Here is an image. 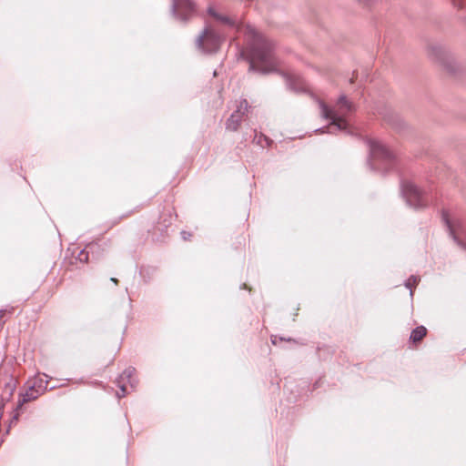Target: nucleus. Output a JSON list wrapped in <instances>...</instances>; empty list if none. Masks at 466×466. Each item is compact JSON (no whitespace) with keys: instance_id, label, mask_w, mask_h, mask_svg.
<instances>
[{"instance_id":"f257e3e1","label":"nucleus","mask_w":466,"mask_h":466,"mask_svg":"<svg viewBox=\"0 0 466 466\" xmlns=\"http://www.w3.org/2000/svg\"><path fill=\"white\" fill-rule=\"evenodd\" d=\"M249 41V70L267 74L276 70L278 62L273 54V45L255 28L248 26Z\"/></svg>"},{"instance_id":"f03ea898","label":"nucleus","mask_w":466,"mask_h":466,"mask_svg":"<svg viewBox=\"0 0 466 466\" xmlns=\"http://www.w3.org/2000/svg\"><path fill=\"white\" fill-rule=\"evenodd\" d=\"M319 106L321 116L331 121L330 126L336 127L338 130L345 131L348 129L349 124L346 117L353 111L354 106L348 100L346 96L341 95L333 108L329 107L321 101L319 102Z\"/></svg>"},{"instance_id":"7ed1b4c3","label":"nucleus","mask_w":466,"mask_h":466,"mask_svg":"<svg viewBox=\"0 0 466 466\" xmlns=\"http://www.w3.org/2000/svg\"><path fill=\"white\" fill-rule=\"evenodd\" d=\"M368 146L370 148V165L372 168L376 161H381L386 166H390L392 163L394 159L393 154L380 141L370 139L368 140Z\"/></svg>"},{"instance_id":"20e7f679","label":"nucleus","mask_w":466,"mask_h":466,"mask_svg":"<svg viewBox=\"0 0 466 466\" xmlns=\"http://www.w3.org/2000/svg\"><path fill=\"white\" fill-rule=\"evenodd\" d=\"M220 43V36L209 27H206L196 40L197 47L203 53L217 52Z\"/></svg>"},{"instance_id":"39448f33","label":"nucleus","mask_w":466,"mask_h":466,"mask_svg":"<svg viewBox=\"0 0 466 466\" xmlns=\"http://www.w3.org/2000/svg\"><path fill=\"white\" fill-rule=\"evenodd\" d=\"M402 195L409 206L420 208L426 205V199L420 189L411 182H405L401 187Z\"/></svg>"},{"instance_id":"423d86ee","label":"nucleus","mask_w":466,"mask_h":466,"mask_svg":"<svg viewBox=\"0 0 466 466\" xmlns=\"http://www.w3.org/2000/svg\"><path fill=\"white\" fill-rule=\"evenodd\" d=\"M135 369L129 367L126 369L122 374L116 380V384L120 389V392H116L118 399L125 397L128 393L127 384L131 389H135L137 385V380L134 376Z\"/></svg>"},{"instance_id":"0eeeda50","label":"nucleus","mask_w":466,"mask_h":466,"mask_svg":"<svg viewBox=\"0 0 466 466\" xmlns=\"http://www.w3.org/2000/svg\"><path fill=\"white\" fill-rule=\"evenodd\" d=\"M45 393V388L40 386V390H38L33 383L29 385L28 390L21 395V399L19 400L17 403V407L15 410V414L12 418V422L16 421L18 420V417L20 415L19 410L22 408V406L31 400H34L37 399L40 395Z\"/></svg>"},{"instance_id":"6e6552de","label":"nucleus","mask_w":466,"mask_h":466,"mask_svg":"<svg viewBox=\"0 0 466 466\" xmlns=\"http://www.w3.org/2000/svg\"><path fill=\"white\" fill-rule=\"evenodd\" d=\"M194 9V4L190 0H173L172 13L181 20H186Z\"/></svg>"},{"instance_id":"1a4fd4ad","label":"nucleus","mask_w":466,"mask_h":466,"mask_svg":"<svg viewBox=\"0 0 466 466\" xmlns=\"http://www.w3.org/2000/svg\"><path fill=\"white\" fill-rule=\"evenodd\" d=\"M286 81L289 88L295 92H303L306 90L305 82L299 75L290 73L286 76Z\"/></svg>"},{"instance_id":"9d476101","label":"nucleus","mask_w":466,"mask_h":466,"mask_svg":"<svg viewBox=\"0 0 466 466\" xmlns=\"http://www.w3.org/2000/svg\"><path fill=\"white\" fill-rule=\"evenodd\" d=\"M242 117L237 114H231L226 123V128L229 131H237L240 126Z\"/></svg>"},{"instance_id":"9b49d317","label":"nucleus","mask_w":466,"mask_h":466,"mask_svg":"<svg viewBox=\"0 0 466 466\" xmlns=\"http://www.w3.org/2000/svg\"><path fill=\"white\" fill-rule=\"evenodd\" d=\"M208 13L222 24L234 25V22L228 16L219 15L213 7H208Z\"/></svg>"},{"instance_id":"f8f14e48","label":"nucleus","mask_w":466,"mask_h":466,"mask_svg":"<svg viewBox=\"0 0 466 466\" xmlns=\"http://www.w3.org/2000/svg\"><path fill=\"white\" fill-rule=\"evenodd\" d=\"M208 13L222 24L234 25V22L228 16L219 15L213 7H208Z\"/></svg>"},{"instance_id":"ddd939ff","label":"nucleus","mask_w":466,"mask_h":466,"mask_svg":"<svg viewBox=\"0 0 466 466\" xmlns=\"http://www.w3.org/2000/svg\"><path fill=\"white\" fill-rule=\"evenodd\" d=\"M427 329L423 326L416 327L410 333V339L413 342H417L422 339V338L426 335Z\"/></svg>"},{"instance_id":"4468645a","label":"nucleus","mask_w":466,"mask_h":466,"mask_svg":"<svg viewBox=\"0 0 466 466\" xmlns=\"http://www.w3.org/2000/svg\"><path fill=\"white\" fill-rule=\"evenodd\" d=\"M249 106L247 99H241L237 106V109L232 114H237L243 117V116L248 112Z\"/></svg>"},{"instance_id":"2eb2a0df","label":"nucleus","mask_w":466,"mask_h":466,"mask_svg":"<svg viewBox=\"0 0 466 466\" xmlns=\"http://www.w3.org/2000/svg\"><path fill=\"white\" fill-rule=\"evenodd\" d=\"M33 384L38 390H40V386H42L43 388H45V392H46L48 390L47 375L43 374L42 376H38L37 378L35 379V381L33 382Z\"/></svg>"},{"instance_id":"dca6fc26","label":"nucleus","mask_w":466,"mask_h":466,"mask_svg":"<svg viewBox=\"0 0 466 466\" xmlns=\"http://www.w3.org/2000/svg\"><path fill=\"white\" fill-rule=\"evenodd\" d=\"M419 281V278L416 276H411L406 282L405 286L406 288L410 289V295H412L411 286L417 284Z\"/></svg>"},{"instance_id":"f3484780","label":"nucleus","mask_w":466,"mask_h":466,"mask_svg":"<svg viewBox=\"0 0 466 466\" xmlns=\"http://www.w3.org/2000/svg\"><path fill=\"white\" fill-rule=\"evenodd\" d=\"M455 6L461 9H466V0H451Z\"/></svg>"},{"instance_id":"a211bd4d","label":"nucleus","mask_w":466,"mask_h":466,"mask_svg":"<svg viewBox=\"0 0 466 466\" xmlns=\"http://www.w3.org/2000/svg\"><path fill=\"white\" fill-rule=\"evenodd\" d=\"M446 224H448V227H449V229H450V233H451V235L452 236L453 239H454L455 241H457V238H457V236L455 235V232H454V230L452 229L451 226L449 224V221H446Z\"/></svg>"},{"instance_id":"6ab92c4d","label":"nucleus","mask_w":466,"mask_h":466,"mask_svg":"<svg viewBox=\"0 0 466 466\" xmlns=\"http://www.w3.org/2000/svg\"><path fill=\"white\" fill-rule=\"evenodd\" d=\"M181 236H182L184 240H187L191 237V234L189 232H187V231H182L181 232Z\"/></svg>"},{"instance_id":"aec40b11","label":"nucleus","mask_w":466,"mask_h":466,"mask_svg":"<svg viewBox=\"0 0 466 466\" xmlns=\"http://www.w3.org/2000/svg\"><path fill=\"white\" fill-rule=\"evenodd\" d=\"M278 339H279V340H284V339H283V338H281V337H280V338H278L277 336H272V337H271V342H272L274 345H276V344H277V340H278Z\"/></svg>"},{"instance_id":"412c9836","label":"nucleus","mask_w":466,"mask_h":466,"mask_svg":"<svg viewBox=\"0 0 466 466\" xmlns=\"http://www.w3.org/2000/svg\"><path fill=\"white\" fill-rule=\"evenodd\" d=\"M260 137L263 138V140L266 142L267 146H269L270 140L267 137H265L264 135L261 134Z\"/></svg>"},{"instance_id":"4be33fe9","label":"nucleus","mask_w":466,"mask_h":466,"mask_svg":"<svg viewBox=\"0 0 466 466\" xmlns=\"http://www.w3.org/2000/svg\"><path fill=\"white\" fill-rule=\"evenodd\" d=\"M456 242H457V243H458V245H459V246H461L462 248L466 249V244H464V243L461 242L458 238H457V241H456Z\"/></svg>"},{"instance_id":"5701e85b","label":"nucleus","mask_w":466,"mask_h":466,"mask_svg":"<svg viewBox=\"0 0 466 466\" xmlns=\"http://www.w3.org/2000/svg\"><path fill=\"white\" fill-rule=\"evenodd\" d=\"M262 141H263V138L259 137L258 139V143L260 144L263 147Z\"/></svg>"},{"instance_id":"b1692460","label":"nucleus","mask_w":466,"mask_h":466,"mask_svg":"<svg viewBox=\"0 0 466 466\" xmlns=\"http://www.w3.org/2000/svg\"><path fill=\"white\" fill-rule=\"evenodd\" d=\"M111 281H113L114 283H117V279L115 278H111Z\"/></svg>"}]
</instances>
